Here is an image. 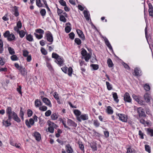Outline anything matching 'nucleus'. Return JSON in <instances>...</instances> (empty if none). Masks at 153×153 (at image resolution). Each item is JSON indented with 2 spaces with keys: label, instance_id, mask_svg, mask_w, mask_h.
Listing matches in <instances>:
<instances>
[{
  "label": "nucleus",
  "instance_id": "nucleus-54",
  "mask_svg": "<svg viewBox=\"0 0 153 153\" xmlns=\"http://www.w3.org/2000/svg\"><path fill=\"white\" fill-rule=\"evenodd\" d=\"M71 27L68 26H66L65 28V30L67 33H68L71 31Z\"/></svg>",
  "mask_w": 153,
  "mask_h": 153
},
{
  "label": "nucleus",
  "instance_id": "nucleus-17",
  "mask_svg": "<svg viewBox=\"0 0 153 153\" xmlns=\"http://www.w3.org/2000/svg\"><path fill=\"white\" fill-rule=\"evenodd\" d=\"M144 99L147 102H150L151 99L150 95L148 94H146L144 95Z\"/></svg>",
  "mask_w": 153,
  "mask_h": 153
},
{
  "label": "nucleus",
  "instance_id": "nucleus-12",
  "mask_svg": "<svg viewBox=\"0 0 153 153\" xmlns=\"http://www.w3.org/2000/svg\"><path fill=\"white\" fill-rule=\"evenodd\" d=\"M76 32L79 36L81 38L82 40H84L85 39V38L82 32L80 30L77 29L76 30Z\"/></svg>",
  "mask_w": 153,
  "mask_h": 153
},
{
  "label": "nucleus",
  "instance_id": "nucleus-6",
  "mask_svg": "<svg viewBox=\"0 0 153 153\" xmlns=\"http://www.w3.org/2000/svg\"><path fill=\"white\" fill-rule=\"evenodd\" d=\"M137 111L139 117H144L146 116L143 109L141 107L137 108Z\"/></svg>",
  "mask_w": 153,
  "mask_h": 153
},
{
  "label": "nucleus",
  "instance_id": "nucleus-25",
  "mask_svg": "<svg viewBox=\"0 0 153 153\" xmlns=\"http://www.w3.org/2000/svg\"><path fill=\"white\" fill-rule=\"evenodd\" d=\"M104 40L106 45H107V46L109 48V49L111 50H112V48L110 44V43L108 40L105 37V38L104 39Z\"/></svg>",
  "mask_w": 153,
  "mask_h": 153
},
{
  "label": "nucleus",
  "instance_id": "nucleus-26",
  "mask_svg": "<svg viewBox=\"0 0 153 153\" xmlns=\"http://www.w3.org/2000/svg\"><path fill=\"white\" fill-rule=\"evenodd\" d=\"M14 9V13L13 14L15 16L17 17L19 15V13L18 12V8L16 6H14L13 7Z\"/></svg>",
  "mask_w": 153,
  "mask_h": 153
},
{
  "label": "nucleus",
  "instance_id": "nucleus-55",
  "mask_svg": "<svg viewBox=\"0 0 153 153\" xmlns=\"http://www.w3.org/2000/svg\"><path fill=\"white\" fill-rule=\"evenodd\" d=\"M15 67L17 68L19 71L23 67L22 66H19L18 64L15 63L14 64Z\"/></svg>",
  "mask_w": 153,
  "mask_h": 153
},
{
  "label": "nucleus",
  "instance_id": "nucleus-24",
  "mask_svg": "<svg viewBox=\"0 0 153 153\" xmlns=\"http://www.w3.org/2000/svg\"><path fill=\"white\" fill-rule=\"evenodd\" d=\"M141 71L137 68H136L134 69V73L135 75L136 76H140L141 75Z\"/></svg>",
  "mask_w": 153,
  "mask_h": 153
},
{
  "label": "nucleus",
  "instance_id": "nucleus-10",
  "mask_svg": "<svg viewBox=\"0 0 153 153\" xmlns=\"http://www.w3.org/2000/svg\"><path fill=\"white\" fill-rule=\"evenodd\" d=\"M25 124L28 128L31 127V125H33L34 123V121L32 118H30L29 121L27 120H25Z\"/></svg>",
  "mask_w": 153,
  "mask_h": 153
},
{
  "label": "nucleus",
  "instance_id": "nucleus-51",
  "mask_svg": "<svg viewBox=\"0 0 153 153\" xmlns=\"http://www.w3.org/2000/svg\"><path fill=\"white\" fill-rule=\"evenodd\" d=\"M79 147L80 149L83 151V152H84V146L83 145L82 143L81 142L79 143Z\"/></svg>",
  "mask_w": 153,
  "mask_h": 153
},
{
  "label": "nucleus",
  "instance_id": "nucleus-35",
  "mask_svg": "<svg viewBox=\"0 0 153 153\" xmlns=\"http://www.w3.org/2000/svg\"><path fill=\"white\" fill-rule=\"evenodd\" d=\"M145 150L149 153H150L151 152V147L148 145L146 144L145 145Z\"/></svg>",
  "mask_w": 153,
  "mask_h": 153
},
{
  "label": "nucleus",
  "instance_id": "nucleus-50",
  "mask_svg": "<svg viewBox=\"0 0 153 153\" xmlns=\"http://www.w3.org/2000/svg\"><path fill=\"white\" fill-rule=\"evenodd\" d=\"M74 41L78 45H80L81 44V40L78 38H76L74 40Z\"/></svg>",
  "mask_w": 153,
  "mask_h": 153
},
{
  "label": "nucleus",
  "instance_id": "nucleus-14",
  "mask_svg": "<svg viewBox=\"0 0 153 153\" xmlns=\"http://www.w3.org/2000/svg\"><path fill=\"white\" fill-rule=\"evenodd\" d=\"M149 6V13L150 16L153 17V7L152 4L149 3L148 4Z\"/></svg>",
  "mask_w": 153,
  "mask_h": 153
},
{
  "label": "nucleus",
  "instance_id": "nucleus-22",
  "mask_svg": "<svg viewBox=\"0 0 153 153\" xmlns=\"http://www.w3.org/2000/svg\"><path fill=\"white\" fill-rule=\"evenodd\" d=\"M9 120L8 118V119L5 121L3 120V124L6 127H8L10 126L11 123L10 122V120Z\"/></svg>",
  "mask_w": 153,
  "mask_h": 153
},
{
  "label": "nucleus",
  "instance_id": "nucleus-59",
  "mask_svg": "<svg viewBox=\"0 0 153 153\" xmlns=\"http://www.w3.org/2000/svg\"><path fill=\"white\" fill-rule=\"evenodd\" d=\"M134 150L131 149L130 148H128L127 149V153H134Z\"/></svg>",
  "mask_w": 153,
  "mask_h": 153
},
{
  "label": "nucleus",
  "instance_id": "nucleus-49",
  "mask_svg": "<svg viewBox=\"0 0 153 153\" xmlns=\"http://www.w3.org/2000/svg\"><path fill=\"white\" fill-rule=\"evenodd\" d=\"M60 20V21L65 22H66V19L65 18L64 16L60 15V16L59 18Z\"/></svg>",
  "mask_w": 153,
  "mask_h": 153
},
{
  "label": "nucleus",
  "instance_id": "nucleus-23",
  "mask_svg": "<svg viewBox=\"0 0 153 153\" xmlns=\"http://www.w3.org/2000/svg\"><path fill=\"white\" fill-rule=\"evenodd\" d=\"M112 94L114 101L118 103L119 101V100L118 99V97L117 93L116 92H113L112 93Z\"/></svg>",
  "mask_w": 153,
  "mask_h": 153
},
{
  "label": "nucleus",
  "instance_id": "nucleus-44",
  "mask_svg": "<svg viewBox=\"0 0 153 153\" xmlns=\"http://www.w3.org/2000/svg\"><path fill=\"white\" fill-rule=\"evenodd\" d=\"M148 134L150 135L151 137L153 136V130L148 128Z\"/></svg>",
  "mask_w": 153,
  "mask_h": 153
},
{
  "label": "nucleus",
  "instance_id": "nucleus-31",
  "mask_svg": "<svg viewBox=\"0 0 153 153\" xmlns=\"http://www.w3.org/2000/svg\"><path fill=\"white\" fill-rule=\"evenodd\" d=\"M107 64L109 67H112L113 66V64L111 59L109 58L107 60Z\"/></svg>",
  "mask_w": 153,
  "mask_h": 153
},
{
  "label": "nucleus",
  "instance_id": "nucleus-37",
  "mask_svg": "<svg viewBox=\"0 0 153 153\" xmlns=\"http://www.w3.org/2000/svg\"><path fill=\"white\" fill-rule=\"evenodd\" d=\"M11 60L13 61H17L18 60V58L16 55L13 54L10 57Z\"/></svg>",
  "mask_w": 153,
  "mask_h": 153
},
{
  "label": "nucleus",
  "instance_id": "nucleus-39",
  "mask_svg": "<svg viewBox=\"0 0 153 153\" xmlns=\"http://www.w3.org/2000/svg\"><path fill=\"white\" fill-rule=\"evenodd\" d=\"M106 84L107 86V89L108 90H111L112 89V85L108 82H106Z\"/></svg>",
  "mask_w": 153,
  "mask_h": 153
},
{
  "label": "nucleus",
  "instance_id": "nucleus-3",
  "mask_svg": "<svg viewBox=\"0 0 153 153\" xmlns=\"http://www.w3.org/2000/svg\"><path fill=\"white\" fill-rule=\"evenodd\" d=\"M81 54L83 57L82 58H84L86 62H88L91 57V55L89 53H87L86 51L84 49L82 48Z\"/></svg>",
  "mask_w": 153,
  "mask_h": 153
},
{
  "label": "nucleus",
  "instance_id": "nucleus-56",
  "mask_svg": "<svg viewBox=\"0 0 153 153\" xmlns=\"http://www.w3.org/2000/svg\"><path fill=\"white\" fill-rule=\"evenodd\" d=\"M23 55L25 57H27L28 56V54L29 53L26 50H23Z\"/></svg>",
  "mask_w": 153,
  "mask_h": 153
},
{
  "label": "nucleus",
  "instance_id": "nucleus-42",
  "mask_svg": "<svg viewBox=\"0 0 153 153\" xmlns=\"http://www.w3.org/2000/svg\"><path fill=\"white\" fill-rule=\"evenodd\" d=\"M51 118L53 120H56L58 117V115L56 113L52 114L51 116Z\"/></svg>",
  "mask_w": 153,
  "mask_h": 153
},
{
  "label": "nucleus",
  "instance_id": "nucleus-57",
  "mask_svg": "<svg viewBox=\"0 0 153 153\" xmlns=\"http://www.w3.org/2000/svg\"><path fill=\"white\" fill-rule=\"evenodd\" d=\"M34 35L36 38L39 39H40L42 37V34H38L36 33H34Z\"/></svg>",
  "mask_w": 153,
  "mask_h": 153
},
{
  "label": "nucleus",
  "instance_id": "nucleus-27",
  "mask_svg": "<svg viewBox=\"0 0 153 153\" xmlns=\"http://www.w3.org/2000/svg\"><path fill=\"white\" fill-rule=\"evenodd\" d=\"M49 126L52 127L53 128H56L57 127V126L56 124H54L52 122L48 120V121Z\"/></svg>",
  "mask_w": 153,
  "mask_h": 153
},
{
  "label": "nucleus",
  "instance_id": "nucleus-5",
  "mask_svg": "<svg viewBox=\"0 0 153 153\" xmlns=\"http://www.w3.org/2000/svg\"><path fill=\"white\" fill-rule=\"evenodd\" d=\"M62 71L65 73H67L69 76H71L73 73V69L71 67L68 68L67 67H63L61 68Z\"/></svg>",
  "mask_w": 153,
  "mask_h": 153
},
{
  "label": "nucleus",
  "instance_id": "nucleus-46",
  "mask_svg": "<svg viewBox=\"0 0 153 153\" xmlns=\"http://www.w3.org/2000/svg\"><path fill=\"white\" fill-rule=\"evenodd\" d=\"M41 15L42 16H44L45 15L46 13V11L45 9H42L40 12Z\"/></svg>",
  "mask_w": 153,
  "mask_h": 153
},
{
  "label": "nucleus",
  "instance_id": "nucleus-30",
  "mask_svg": "<svg viewBox=\"0 0 153 153\" xmlns=\"http://www.w3.org/2000/svg\"><path fill=\"white\" fill-rule=\"evenodd\" d=\"M74 113L76 117V119L78 117H79L80 116L81 112L78 110H75L74 111Z\"/></svg>",
  "mask_w": 153,
  "mask_h": 153
},
{
  "label": "nucleus",
  "instance_id": "nucleus-36",
  "mask_svg": "<svg viewBox=\"0 0 153 153\" xmlns=\"http://www.w3.org/2000/svg\"><path fill=\"white\" fill-rule=\"evenodd\" d=\"M26 39L30 42H31L33 40V37L30 34L27 35L26 36Z\"/></svg>",
  "mask_w": 153,
  "mask_h": 153
},
{
  "label": "nucleus",
  "instance_id": "nucleus-20",
  "mask_svg": "<svg viewBox=\"0 0 153 153\" xmlns=\"http://www.w3.org/2000/svg\"><path fill=\"white\" fill-rule=\"evenodd\" d=\"M34 136L36 140L39 141L41 140V135L39 132H35Z\"/></svg>",
  "mask_w": 153,
  "mask_h": 153
},
{
  "label": "nucleus",
  "instance_id": "nucleus-13",
  "mask_svg": "<svg viewBox=\"0 0 153 153\" xmlns=\"http://www.w3.org/2000/svg\"><path fill=\"white\" fill-rule=\"evenodd\" d=\"M42 100L46 105L50 107L52 106L51 101L48 98L46 97H44L42 98Z\"/></svg>",
  "mask_w": 153,
  "mask_h": 153
},
{
  "label": "nucleus",
  "instance_id": "nucleus-45",
  "mask_svg": "<svg viewBox=\"0 0 153 153\" xmlns=\"http://www.w3.org/2000/svg\"><path fill=\"white\" fill-rule=\"evenodd\" d=\"M144 89L147 91H149L150 89V87L148 84H145L144 86Z\"/></svg>",
  "mask_w": 153,
  "mask_h": 153
},
{
  "label": "nucleus",
  "instance_id": "nucleus-29",
  "mask_svg": "<svg viewBox=\"0 0 153 153\" xmlns=\"http://www.w3.org/2000/svg\"><path fill=\"white\" fill-rule=\"evenodd\" d=\"M12 118L17 123H19L21 122V120L20 119L18 116L16 114L15 115L12 117Z\"/></svg>",
  "mask_w": 153,
  "mask_h": 153
},
{
  "label": "nucleus",
  "instance_id": "nucleus-52",
  "mask_svg": "<svg viewBox=\"0 0 153 153\" xmlns=\"http://www.w3.org/2000/svg\"><path fill=\"white\" fill-rule=\"evenodd\" d=\"M41 51L42 53L44 55H46L47 53V51L43 48H41Z\"/></svg>",
  "mask_w": 153,
  "mask_h": 153
},
{
  "label": "nucleus",
  "instance_id": "nucleus-61",
  "mask_svg": "<svg viewBox=\"0 0 153 153\" xmlns=\"http://www.w3.org/2000/svg\"><path fill=\"white\" fill-rule=\"evenodd\" d=\"M36 33H38L41 34H43L44 33V30L41 29H39L36 30Z\"/></svg>",
  "mask_w": 153,
  "mask_h": 153
},
{
  "label": "nucleus",
  "instance_id": "nucleus-64",
  "mask_svg": "<svg viewBox=\"0 0 153 153\" xmlns=\"http://www.w3.org/2000/svg\"><path fill=\"white\" fill-rule=\"evenodd\" d=\"M27 114L28 116V117H31L32 115V114H33L32 111L30 109L28 110L27 111Z\"/></svg>",
  "mask_w": 153,
  "mask_h": 153
},
{
  "label": "nucleus",
  "instance_id": "nucleus-8",
  "mask_svg": "<svg viewBox=\"0 0 153 153\" xmlns=\"http://www.w3.org/2000/svg\"><path fill=\"white\" fill-rule=\"evenodd\" d=\"M88 119V115L86 114H84L80 115L79 117H78L77 118V120L79 122H81L82 120H87Z\"/></svg>",
  "mask_w": 153,
  "mask_h": 153
},
{
  "label": "nucleus",
  "instance_id": "nucleus-47",
  "mask_svg": "<svg viewBox=\"0 0 153 153\" xmlns=\"http://www.w3.org/2000/svg\"><path fill=\"white\" fill-rule=\"evenodd\" d=\"M94 125L96 127H98L100 125V123L97 120H94Z\"/></svg>",
  "mask_w": 153,
  "mask_h": 153
},
{
  "label": "nucleus",
  "instance_id": "nucleus-15",
  "mask_svg": "<svg viewBox=\"0 0 153 153\" xmlns=\"http://www.w3.org/2000/svg\"><path fill=\"white\" fill-rule=\"evenodd\" d=\"M67 123L68 125L70 126L76 127L77 126V124L71 119H68Z\"/></svg>",
  "mask_w": 153,
  "mask_h": 153
},
{
  "label": "nucleus",
  "instance_id": "nucleus-41",
  "mask_svg": "<svg viewBox=\"0 0 153 153\" xmlns=\"http://www.w3.org/2000/svg\"><path fill=\"white\" fill-rule=\"evenodd\" d=\"M18 33L19 34L20 37L21 38L23 37L25 35V32L23 30L20 31Z\"/></svg>",
  "mask_w": 153,
  "mask_h": 153
},
{
  "label": "nucleus",
  "instance_id": "nucleus-4",
  "mask_svg": "<svg viewBox=\"0 0 153 153\" xmlns=\"http://www.w3.org/2000/svg\"><path fill=\"white\" fill-rule=\"evenodd\" d=\"M4 36L5 37H7V39L9 41H12L15 39V37L13 34L12 33H10L9 31H6L4 34Z\"/></svg>",
  "mask_w": 153,
  "mask_h": 153
},
{
  "label": "nucleus",
  "instance_id": "nucleus-16",
  "mask_svg": "<svg viewBox=\"0 0 153 153\" xmlns=\"http://www.w3.org/2000/svg\"><path fill=\"white\" fill-rule=\"evenodd\" d=\"M97 143L94 141H93L90 144V146L92 149V150L94 151H96L97 150Z\"/></svg>",
  "mask_w": 153,
  "mask_h": 153
},
{
  "label": "nucleus",
  "instance_id": "nucleus-2",
  "mask_svg": "<svg viewBox=\"0 0 153 153\" xmlns=\"http://www.w3.org/2000/svg\"><path fill=\"white\" fill-rule=\"evenodd\" d=\"M9 120H11L13 117L16 114L12 111V108L10 107H7L6 111Z\"/></svg>",
  "mask_w": 153,
  "mask_h": 153
},
{
  "label": "nucleus",
  "instance_id": "nucleus-43",
  "mask_svg": "<svg viewBox=\"0 0 153 153\" xmlns=\"http://www.w3.org/2000/svg\"><path fill=\"white\" fill-rule=\"evenodd\" d=\"M39 110L42 111H45L47 109V107L44 105L40 106L39 108Z\"/></svg>",
  "mask_w": 153,
  "mask_h": 153
},
{
  "label": "nucleus",
  "instance_id": "nucleus-11",
  "mask_svg": "<svg viewBox=\"0 0 153 153\" xmlns=\"http://www.w3.org/2000/svg\"><path fill=\"white\" fill-rule=\"evenodd\" d=\"M46 37L48 41L50 42L49 43L48 45L51 44L53 41V38L52 34L50 33H47Z\"/></svg>",
  "mask_w": 153,
  "mask_h": 153
},
{
  "label": "nucleus",
  "instance_id": "nucleus-32",
  "mask_svg": "<svg viewBox=\"0 0 153 153\" xmlns=\"http://www.w3.org/2000/svg\"><path fill=\"white\" fill-rule=\"evenodd\" d=\"M8 51L9 53L11 55H13L15 53L14 49L11 47H8Z\"/></svg>",
  "mask_w": 153,
  "mask_h": 153
},
{
  "label": "nucleus",
  "instance_id": "nucleus-63",
  "mask_svg": "<svg viewBox=\"0 0 153 153\" xmlns=\"http://www.w3.org/2000/svg\"><path fill=\"white\" fill-rule=\"evenodd\" d=\"M17 27H18L19 29L21 28L22 27V23L21 22L19 21L17 23Z\"/></svg>",
  "mask_w": 153,
  "mask_h": 153
},
{
  "label": "nucleus",
  "instance_id": "nucleus-19",
  "mask_svg": "<svg viewBox=\"0 0 153 153\" xmlns=\"http://www.w3.org/2000/svg\"><path fill=\"white\" fill-rule=\"evenodd\" d=\"M36 108L40 107L42 105V103L40 100L36 99L34 102Z\"/></svg>",
  "mask_w": 153,
  "mask_h": 153
},
{
  "label": "nucleus",
  "instance_id": "nucleus-28",
  "mask_svg": "<svg viewBox=\"0 0 153 153\" xmlns=\"http://www.w3.org/2000/svg\"><path fill=\"white\" fill-rule=\"evenodd\" d=\"M106 111L107 113L109 114H112L113 113V111L112 108L110 106H108L106 109Z\"/></svg>",
  "mask_w": 153,
  "mask_h": 153
},
{
  "label": "nucleus",
  "instance_id": "nucleus-53",
  "mask_svg": "<svg viewBox=\"0 0 153 153\" xmlns=\"http://www.w3.org/2000/svg\"><path fill=\"white\" fill-rule=\"evenodd\" d=\"M59 2L61 5L63 6H66V4L65 1L63 0H60L59 1Z\"/></svg>",
  "mask_w": 153,
  "mask_h": 153
},
{
  "label": "nucleus",
  "instance_id": "nucleus-21",
  "mask_svg": "<svg viewBox=\"0 0 153 153\" xmlns=\"http://www.w3.org/2000/svg\"><path fill=\"white\" fill-rule=\"evenodd\" d=\"M66 149L68 153H72L73 152V150L69 144H68L66 146Z\"/></svg>",
  "mask_w": 153,
  "mask_h": 153
},
{
  "label": "nucleus",
  "instance_id": "nucleus-60",
  "mask_svg": "<svg viewBox=\"0 0 153 153\" xmlns=\"http://www.w3.org/2000/svg\"><path fill=\"white\" fill-rule=\"evenodd\" d=\"M51 112L50 110H48L46 111L45 113V115L46 116L48 117L50 115Z\"/></svg>",
  "mask_w": 153,
  "mask_h": 153
},
{
  "label": "nucleus",
  "instance_id": "nucleus-7",
  "mask_svg": "<svg viewBox=\"0 0 153 153\" xmlns=\"http://www.w3.org/2000/svg\"><path fill=\"white\" fill-rule=\"evenodd\" d=\"M117 115L119 117L120 120L123 122H126L127 121V117L126 115L124 114H118Z\"/></svg>",
  "mask_w": 153,
  "mask_h": 153
},
{
  "label": "nucleus",
  "instance_id": "nucleus-18",
  "mask_svg": "<svg viewBox=\"0 0 153 153\" xmlns=\"http://www.w3.org/2000/svg\"><path fill=\"white\" fill-rule=\"evenodd\" d=\"M19 71L21 74L23 76H25L27 74V71L25 68L22 67Z\"/></svg>",
  "mask_w": 153,
  "mask_h": 153
},
{
  "label": "nucleus",
  "instance_id": "nucleus-33",
  "mask_svg": "<svg viewBox=\"0 0 153 153\" xmlns=\"http://www.w3.org/2000/svg\"><path fill=\"white\" fill-rule=\"evenodd\" d=\"M84 17H85L86 20L88 21L89 19V15L88 12L86 10H85L84 11Z\"/></svg>",
  "mask_w": 153,
  "mask_h": 153
},
{
  "label": "nucleus",
  "instance_id": "nucleus-48",
  "mask_svg": "<svg viewBox=\"0 0 153 153\" xmlns=\"http://www.w3.org/2000/svg\"><path fill=\"white\" fill-rule=\"evenodd\" d=\"M91 66L94 70H97L99 68V66L97 64H92L91 65Z\"/></svg>",
  "mask_w": 153,
  "mask_h": 153
},
{
  "label": "nucleus",
  "instance_id": "nucleus-58",
  "mask_svg": "<svg viewBox=\"0 0 153 153\" xmlns=\"http://www.w3.org/2000/svg\"><path fill=\"white\" fill-rule=\"evenodd\" d=\"M139 135L140 136V138L141 139H143L144 138V134L141 131L139 130Z\"/></svg>",
  "mask_w": 153,
  "mask_h": 153
},
{
  "label": "nucleus",
  "instance_id": "nucleus-38",
  "mask_svg": "<svg viewBox=\"0 0 153 153\" xmlns=\"http://www.w3.org/2000/svg\"><path fill=\"white\" fill-rule=\"evenodd\" d=\"M140 123L143 124L145 126H146V125H148L149 123V122L146 121L143 119H140Z\"/></svg>",
  "mask_w": 153,
  "mask_h": 153
},
{
  "label": "nucleus",
  "instance_id": "nucleus-9",
  "mask_svg": "<svg viewBox=\"0 0 153 153\" xmlns=\"http://www.w3.org/2000/svg\"><path fill=\"white\" fill-rule=\"evenodd\" d=\"M124 99L125 101L128 102H131V99L130 97L129 94L128 92L124 94Z\"/></svg>",
  "mask_w": 153,
  "mask_h": 153
},
{
  "label": "nucleus",
  "instance_id": "nucleus-40",
  "mask_svg": "<svg viewBox=\"0 0 153 153\" xmlns=\"http://www.w3.org/2000/svg\"><path fill=\"white\" fill-rule=\"evenodd\" d=\"M22 107L21 108V110L19 112V116L21 118V119L22 120H24V114L25 112H23V111L22 110Z\"/></svg>",
  "mask_w": 153,
  "mask_h": 153
},
{
  "label": "nucleus",
  "instance_id": "nucleus-1",
  "mask_svg": "<svg viewBox=\"0 0 153 153\" xmlns=\"http://www.w3.org/2000/svg\"><path fill=\"white\" fill-rule=\"evenodd\" d=\"M52 57L56 59L55 62L60 66H61L64 62V60L62 58L55 53H53Z\"/></svg>",
  "mask_w": 153,
  "mask_h": 153
},
{
  "label": "nucleus",
  "instance_id": "nucleus-34",
  "mask_svg": "<svg viewBox=\"0 0 153 153\" xmlns=\"http://www.w3.org/2000/svg\"><path fill=\"white\" fill-rule=\"evenodd\" d=\"M3 45L2 40L1 39H0V53H2L4 51Z\"/></svg>",
  "mask_w": 153,
  "mask_h": 153
},
{
  "label": "nucleus",
  "instance_id": "nucleus-62",
  "mask_svg": "<svg viewBox=\"0 0 153 153\" xmlns=\"http://www.w3.org/2000/svg\"><path fill=\"white\" fill-rule=\"evenodd\" d=\"M74 36L75 35L73 32H71L69 34V38L72 39H74Z\"/></svg>",
  "mask_w": 153,
  "mask_h": 153
}]
</instances>
